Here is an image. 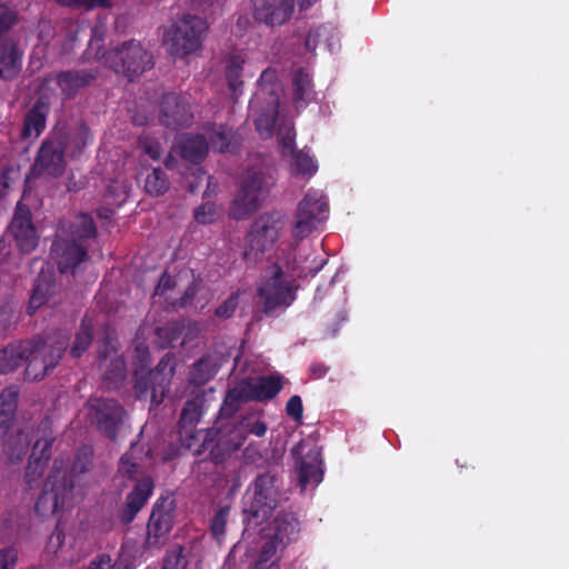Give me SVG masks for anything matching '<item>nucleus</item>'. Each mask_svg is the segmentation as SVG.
<instances>
[{"label":"nucleus","instance_id":"obj_1","mask_svg":"<svg viewBox=\"0 0 569 569\" xmlns=\"http://www.w3.org/2000/svg\"><path fill=\"white\" fill-rule=\"evenodd\" d=\"M69 341L68 332L57 330L50 335H37L11 342L0 349V375L12 372L26 362L24 379L42 380L59 365Z\"/></svg>","mask_w":569,"mask_h":569},{"label":"nucleus","instance_id":"obj_2","mask_svg":"<svg viewBox=\"0 0 569 569\" xmlns=\"http://www.w3.org/2000/svg\"><path fill=\"white\" fill-rule=\"evenodd\" d=\"M97 237V228L92 217L81 213L69 227L67 237L57 236L50 248V257L57 263L60 273L69 271L74 274L76 268L88 259L86 241Z\"/></svg>","mask_w":569,"mask_h":569},{"label":"nucleus","instance_id":"obj_3","mask_svg":"<svg viewBox=\"0 0 569 569\" xmlns=\"http://www.w3.org/2000/svg\"><path fill=\"white\" fill-rule=\"evenodd\" d=\"M273 177L262 169L249 168L242 174L238 193L230 206V217L243 220L257 212L269 197Z\"/></svg>","mask_w":569,"mask_h":569},{"label":"nucleus","instance_id":"obj_4","mask_svg":"<svg viewBox=\"0 0 569 569\" xmlns=\"http://www.w3.org/2000/svg\"><path fill=\"white\" fill-rule=\"evenodd\" d=\"M283 388V378L279 375L246 378L227 391L220 408L222 417H232L240 405L248 401L264 402L273 399Z\"/></svg>","mask_w":569,"mask_h":569},{"label":"nucleus","instance_id":"obj_5","mask_svg":"<svg viewBox=\"0 0 569 569\" xmlns=\"http://www.w3.org/2000/svg\"><path fill=\"white\" fill-rule=\"evenodd\" d=\"M102 63L129 81L143 74L154 66L152 53L136 39H130L108 49L100 57Z\"/></svg>","mask_w":569,"mask_h":569},{"label":"nucleus","instance_id":"obj_6","mask_svg":"<svg viewBox=\"0 0 569 569\" xmlns=\"http://www.w3.org/2000/svg\"><path fill=\"white\" fill-rule=\"evenodd\" d=\"M277 482V476L266 471L258 475L249 486L243 508L246 528H254L271 516L278 505Z\"/></svg>","mask_w":569,"mask_h":569},{"label":"nucleus","instance_id":"obj_7","mask_svg":"<svg viewBox=\"0 0 569 569\" xmlns=\"http://www.w3.org/2000/svg\"><path fill=\"white\" fill-rule=\"evenodd\" d=\"M299 288L296 279L287 277L279 264H273L257 289L262 312L270 316L289 308L297 299Z\"/></svg>","mask_w":569,"mask_h":569},{"label":"nucleus","instance_id":"obj_8","mask_svg":"<svg viewBox=\"0 0 569 569\" xmlns=\"http://www.w3.org/2000/svg\"><path fill=\"white\" fill-rule=\"evenodd\" d=\"M207 30L206 19L196 14H183L164 34L169 53L174 58H186L196 53L202 46Z\"/></svg>","mask_w":569,"mask_h":569},{"label":"nucleus","instance_id":"obj_9","mask_svg":"<svg viewBox=\"0 0 569 569\" xmlns=\"http://www.w3.org/2000/svg\"><path fill=\"white\" fill-rule=\"evenodd\" d=\"M176 357L173 353H166L154 369L144 371L137 370L134 372V395L139 400L150 398L153 406L163 402L170 390L172 377L176 372Z\"/></svg>","mask_w":569,"mask_h":569},{"label":"nucleus","instance_id":"obj_10","mask_svg":"<svg viewBox=\"0 0 569 569\" xmlns=\"http://www.w3.org/2000/svg\"><path fill=\"white\" fill-rule=\"evenodd\" d=\"M73 482L67 470L58 466V460L44 482V488L34 503L36 512L42 517H49L63 509L72 498Z\"/></svg>","mask_w":569,"mask_h":569},{"label":"nucleus","instance_id":"obj_11","mask_svg":"<svg viewBox=\"0 0 569 569\" xmlns=\"http://www.w3.org/2000/svg\"><path fill=\"white\" fill-rule=\"evenodd\" d=\"M90 421L110 441H117L128 420V412L116 399L96 397L87 402Z\"/></svg>","mask_w":569,"mask_h":569},{"label":"nucleus","instance_id":"obj_12","mask_svg":"<svg viewBox=\"0 0 569 569\" xmlns=\"http://www.w3.org/2000/svg\"><path fill=\"white\" fill-rule=\"evenodd\" d=\"M329 206L322 196L308 192L298 203L292 226V236L305 239L327 219Z\"/></svg>","mask_w":569,"mask_h":569},{"label":"nucleus","instance_id":"obj_13","mask_svg":"<svg viewBox=\"0 0 569 569\" xmlns=\"http://www.w3.org/2000/svg\"><path fill=\"white\" fill-rule=\"evenodd\" d=\"M242 440L240 437L228 438L221 429H207L193 449V455L200 460L222 463L241 447Z\"/></svg>","mask_w":569,"mask_h":569},{"label":"nucleus","instance_id":"obj_14","mask_svg":"<svg viewBox=\"0 0 569 569\" xmlns=\"http://www.w3.org/2000/svg\"><path fill=\"white\" fill-rule=\"evenodd\" d=\"M297 460L298 478L305 489L310 483L322 481L321 449L312 439H302L291 450Z\"/></svg>","mask_w":569,"mask_h":569},{"label":"nucleus","instance_id":"obj_15","mask_svg":"<svg viewBox=\"0 0 569 569\" xmlns=\"http://www.w3.org/2000/svg\"><path fill=\"white\" fill-rule=\"evenodd\" d=\"M193 110L190 98L174 92L164 93L160 101L161 124L166 128L178 130L188 128L193 122Z\"/></svg>","mask_w":569,"mask_h":569},{"label":"nucleus","instance_id":"obj_16","mask_svg":"<svg viewBox=\"0 0 569 569\" xmlns=\"http://www.w3.org/2000/svg\"><path fill=\"white\" fill-rule=\"evenodd\" d=\"M204 395H197L184 402L181 410L178 433L181 446L191 450L197 446L206 430H197L196 427L204 412Z\"/></svg>","mask_w":569,"mask_h":569},{"label":"nucleus","instance_id":"obj_17","mask_svg":"<svg viewBox=\"0 0 569 569\" xmlns=\"http://www.w3.org/2000/svg\"><path fill=\"white\" fill-rule=\"evenodd\" d=\"M66 144L59 139H46L37 151L31 173L34 177L42 174L58 178L66 169L64 160Z\"/></svg>","mask_w":569,"mask_h":569},{"label":"nucleus","instance_id":"obj_18","mask_svg":"<svg viewBox=\"0 0 569 569\" xmlns=\"http://www.w3.org/2000/svg\"><path fill=\"white\" fill-rule=\"evenodd\" d=\"M317 0H302L301 9H308ZM296 0H251L253 17L267 26H282L290 20Z\"/></svg>","mask_w":569,"mask_h":569},{"label":"nucleus","instance_id":"obj_19","mask_svg":"<svg viewBox=\"0 0 569 569\" xmlns=\"http://www.w3.org/2000/svg\"><path fill=\"white\" fill-rule=\"evenodd\" d=\"M98 74L99 72L94 68L68 69L46 76L43 82H54L62 98L72 100L82 90L90 87L97 80Z\"/></svg>","mask_w":569,"mask_h":569},{"label":"nucleus","instance_id":"obj_20","mask_svg":"<svg viewBox=\"0 0 569 569\" xmlns=\"http://www.w3.org/2000/svg\"><path fill=\"white\" fill-rule=\"evenodd\" d=\"M281 218L278 213H263L251 224L248 242L252 250L264 252L279 238Z\"/></svg>","mask_w":569,"mask_h":569},{"label":"nucleus","instance_id":"obj_21","mask_svg":"<svg viewBox=\"0 0 569 569\" xmlns=\"http://www.w3.org/2000/svg\"><path fill=\"white\" fill-rule=\"evenodd\" d=\"M172 526V510L166 507V499L160 498L154 502L147 523L146 545L151 548L164 543Z\"/></svg>","mask_w":569,"mask_h":569},{"label":"nucleus","instance_id":"obj_22","mask_svg":"<svg viewBox=\"0 0 569 569\" xmlns=\"http://www.w3.org/2000/svg\"><path fill=\"white\" fill-rule=\"evenodd\" d=\"M10 230L21 252L29 253L38 246L39 236L32 223L31 212L28 207L17 206V211L10 223Z\"/></svg>","mask_w":569,"mask_h":569},{"label":"nucleus","instance_id":"obj_23","mask_svg":"<svg viewBox=\"0 0 569 569\" xmlns=\"http://www.w3.org/2000/svg\"><path fill=\"white\" fill-rule=\"evenodd\" d=\"M54 438L51 433L46 435L36 441L24 473V480L29 489H33L39 486L40 479L51 457V447Z\"/></svg>","mask_w":569,"mask_h":569},{"label":"nucleus","instance_id":"obj_24","mask_svg":"<svg viewBox=\"0 0 569 569\" xmlns=\"http://www.w3.org/2000/svg\"><path fill=\"white\" fill-rule=\"evenodd\" d=\"M154 485L151 477L141 478L127 495L124 506L118 511V519L122 525L133 521L138 512L152 495Z\"/></svg>","mask_w":569,"mask_h":569},{"label":"nucleus","instance_id":"obj_25","mask_svg":"<svg viewBox=\"0 0 569 569\" xmlns=\"http://www.w3.org/2000/svg\"><path fill=\"white\" fill-rule=\"evenodd\" d=\"M99 366L103 370L102 379L108 389H116L126 377V362L109 342L99 351Z\"/></svg>","mask_w":569,"mask_h":569},{"label":"nucleus","instance_id":"obj_26","mask_svg":"<svg viewBox=\"0 0 569 569\" xmlns=\"http://www.w3.org/2000/svg\"><path fill=\"white\" fill-rule=\"evenodd\" d=\"M24 51L12 38L0 40V79L10 81L16 79L23 64Z\"/></svg>","mask_w":569,"mask_h":569},{"label":"nucleus","instance_id":"obj_27","mask_svg":"<svg viewBox=\"0 0 569 569\" xmlns=\"http://www.w3.org/2000/svg\"><path fill=\"white\" fill-rule=\"evenodd\" d=\"M49 113V98L46 96L38 97L23 117L21 137L23 139L39 138L46 129Z\"/></svg>","mask_w":569,"mask_h":569},{"label":"nucleus","instance_id":"obj_28","mask_svg":"<svg viewBox=\"0 0 569 569\" xmlns=\"http://www.w3.org/2000/svg\"><path fill=\"white\" fill-rule=\"evenodd\" d=\"M271 528L273 531L271 540H274L281 548H286L300 537V521L291 511L279 512L273 519Z\"/></svg>","mask_w":569,"mask_h":569},{"label":"nucleus","instance_id":"obj_29","mask_svg":"<svg viewBox=\"0 0 569 569\" xmlns=\"http://www.w3.org/2000/svg\"><path fill=\"white\" fill-rule=\"evenodd\" d=\"M316 99V91L311 76L302 68L292 77V101L297 110L305 109Z\"/></svg>","mask_w":569,"mask_h":569},{"label":"nucleus","instance_id":"obj_30","mask_svg":"<svg viewBox=\"0 0 569 569\" xmlns=\"http://www.w3.org/2000/svg\"><path fill=\"white\" fill-rule=\"evenodd\" d=\"M220 368L221 361L218 355H203L192 365L189 381L191 385L202 387L216 376Z\"/></svg>","mask_w":569,"mask_h":569},{"label":"nucleus","instance_id":"obj_31","mask_svg":"<svg viewBox=\"0 0 569 569\" xmlns=\"http://www.w3.org/2000/svg\"><path fill=\"white\" fill-rule=\"evenodd\" d=\"M56 288L54 274L52 272L46 273L43 270L36 279L32 293L29 298L27 312L32 316L42 305H44L49 297L53 293Z\"/></svg>","mask_w":569,"mask_h":569},{"label":"nucleus","instance_id":"obj_32","mask_svg":"<svg viewBox=\"0 0 569 569\" xmlns=\"http://www.w3.org/2000/svg\"><path fill=\"white\" fill-rule=\"evenodd\" d=\"M180 156L194 164L204 160L208 154V140L202 134L188 136L179 143Z\"/></svg>","mask_w":569,"mask_h":569},{"label":"nucleus","instance_id":"obj_33","mask_svg":"<svg viewBox=\"0 0 569 569\" xmlns=\"http://www.w3.org/2000/svg\"><path fill=\"white\" fill-rule=\"evenodd\" d=\"M208 144L219 152H229L233 149L234 132L223 124H211L207 129Z\"/></svg>","mask_w":569,"mask_h":569},{"label":"nucleus","instance_id":"obj_34","mask_svg":"<svg viewBox=\"0 0 569 569\" xmlns=\"http://www.w3.org/2000/svg\"><path fill=\"white\" fill-rule=\"evenodd\" d=\"M279 99L277 96H272L268 109L261 111L254 119L256 130L262 138H270L273 133L276 121L278 118Z\"/></svg>","mask_w":569,"mask_h":569},{"label":"nucleus","instance_id":"obj_35","mask_svg":"<svg viewBox=\"0 0 569 569\" xmlns=\"http://www.w3.org/2000/svg\"><path fill=\"white\" fill-rule=\"evenodd\" d=\"M243 63L244 60L239 54H231L227 60L226 78L234 100L242 93L243 81L241 80V73Z\"/></svg>","mask_w":569,"mask_h":569},{"label":"nucleus","instance_id":"obj_36","mask_svg":"<svg viewBox=\"0 0 569 569\" xmlns=\"http://www.w3.org/2000/svg\"><path fill=\"white\" fill-rule=\"evenodd\" d=\"M93 340V322L92 319L84 317L81 320L80 328L76 333L74 341L70 348V355L79 358L87 351Z\"/></svg>","mask_w":569,"mask_h":569},{"label":"nucleus","instance_id":"obj_37","mask_svg":"<svg viewBox=\"0 0 569 569\" xmlns=\"http://www.w3.org/2000/svg\"><path fill=\"white\" fill-rule=\"evenodd\" d=\"M29 445V433L19 430L16 435L10 436L6 440L3 450L11 462H19L27 453Z\"/></svg>","mask_w":569,"mask_h":569},{"label":"nucleus","instance_id":"obj_38","mask_svg":"<svg viewBox=\"0 0 569 569\" xmlns=\"http://www.w3.org/2000/svg\"><path fill=\"white\" fill-rule=\"evenodd\" d=\"M169 179L164 170L160 167L153 168L151 172L146 176L144 190L152 197L164 194L169 190Z\"/></svg>","mask_w":569,"mask_h":569},{"label":"nucleus","instance_id":"obj_39","mask_svg":"<svg viewBox=\"0 0 569 569\" xmlns=\"http://www.w3.org/2000/svg\"><path fill=\"white\" fill-rule=\"evenodd\" d=\"M291 158V169L297 176L311 177L317 172L318 164L308 150H298Z\"/></svg>","mask_w":569,"mask_h":569},{"label":"nucleus","instance_id":"obj_40","mask_svg":"<svg viewBox=\"0 0 569 569\" xmlns=\"http://www.w3.org/2000/svg\"><path fill=\"white\" fill-rule=\"evenodd\" d=\"M156 336L158 338L159 347L164 349L174 345L180 340L182 335V326L179 322H168L162 327H157Z\"/></svg>","mask_w":569,"mask_h":569},{"label":"nucleus","instance_id":"obj_41","mask_svg":"<svg viewBox=\"0 0 569 569\" xmlns=\"http://www.w3.org/2000/svg\"><path fill=\"white\" fill-rule=\"evenodd\" d=\"M280 546L276 543L274 540L269 539L261 547L259 555L253 562V569H270L276 562L277 559V549Z\"/></svg>","mask_w":569,"mask_h":569},{"label":"nucleus","instance_id":"obj_42","mask_svg":"<svg viewBox=\"0 0 569 569\" xmlns=\"http://www.w3.org/2000/svg\"><path fill=\"white\" fill-rule=\"evenodd\" d=\"M279 147L282 157L292 156L296 150V132L291 122L279 127Z\"/></svg>","mask_w":569,"mask_h":569},{"label":"nucleus","instance_id":"obj_43","mask_svg":"<svg viewBox=\"0 0 569 569\" xmlns=\"http://www.w3.org/2000/svg\"><path fill=\"white\" fill-rule=\"evenodd\" d=\"M229 512V506L220 507L210 519V532L218 542L224 538Z\"/></svg>","mask_w":569,"mask_h":569},{"label":"nucleus","instance_id":"obj_44","mask_svg":"<svg viewBox=\"0 0 569 569\" xmlns=\"http://www.w3.org/2000/svg\"><path fill=\"white\" fill-rule=\"evenodd\" d=\"M56 2L66 8L86 11L97 8L110 9L113 4V0H56Z\"/></svg>","mask_w":569,"mask_h":569},{"label":"nucleus","instance_id":"obj_45","mask_svg":"<svg viewBox=\"0 0 569 569\" xmlns=\"http://www.w3.org/2000/svg\"><path fill=\"white\" fill-rule=\"evenodd\" d=\"M19 388L17 386H9L0 393V412L16 416L18 407Z\"/></svg>","mask_w":569,"mask_h":569},{"label":"nucleus","instance_id":"obj_46","mask_svg":"<svg viewBox=\"0 0 569 569\" xmlns=\"http://www.w3.org/2000/svg\"><path fill=\"white\" fill-rule=\"evenodd\" d=\"M92 140L93 136L89 127L84 122L79 123L76 132L70 138V143L73 148L72 153L76 154L82 152V150L91 143Z\"/></svg>","mask_w":569,"mask_h":569},{"label":"nucleus","instance_id":"obj_47","mask_svg":"<svg viewBox=\"0 0 569 569\" xmlns=\"http://www.w3.org/2000/svg\"><path fill=\"white\" fill-rule=\"evenodd\" d=\"M347 320V312L342 303H339L332 310L328 311L325 316V326L327 331L335 336L340 328V325Z\"/></svg>","mask_w":569,"mask_h":569},{"label":"nucleus","instance_id":"obj_48","mask_svg":"<svg viewBox=\"0 0 569 569\" xmlns=\"http://www.w3.org/2000/svg\"><path fill=\"white\" fill-rule=\"evenodd\" d=\"M182 551L183 548L181 546H174L168 550L163 559L162 569H186L187 561Z\"/></svg>","mask_w":569,"mask_h":569},{"label":"nucleus","instance_id":"obj_49","mask_svg":"<svg viewBox=\"0 0 569 569\" xmlns=\"http://www.w3.org/2000/svg\"><path fill=\"white\" fill-rule=\"evenodd\" d=\"M141 151L148 154L152 160H159L162 153V147L159 140L149 136H141L138 140Z\"/></svg>","mask_w":569,"mask_h":569},{"label":"nucleus","instance_id":"obj_50","mask_svg":"<svg viewBox=\"0 0 569 569\" xmlns=\"http://www.w3.org/2000/svg\"><path fill=\"white\" fill-rule=\"evenodd\" d=\"M18 20L17 11L7 4L0 3V37L8 32Z\"/></svg>","mask_w":569,"mask_h":569},{"label":"nucleus","instance_id":"obj_51","mask_svg":"<svg viewBox=\"0 0 569 569\" xmlns=\"http://www.w3.org/2000/svg\"><path fill=\"white\" fill-rule=\"evenodd\" d=\"M238 292L231 293L214 311V315L221 319H229L236 311L238 306Z\"/></svg>","mask_w":569,"mask_h":569},{"label":"nucleus","instance_id":"obj_52","mask_svg":"<svg viewBox=\"0 0 569 569\" xmlns=\"http://www.w3.org/2000/svg\"><path fill=\"white\" fill-rule=\"evenodd\" d=\"M200 279H193L191 283L186 288L183 295L173 303L178 308H187L191 306L194 298L199 292Z\"/></svg>","mask_w":569,"mask_h":569},{"label":"nucleus","instance_id":"obj_53","mask_svg":"<svg viewBox=\"0 0 569 569\" xmlns=\"http://www.w3.org/2000/svg\"><path fill=\"white\" fill-rule=\"evenodd\" d=\"M286 413L296 422H301L303 417V405L301 397L293 395L289 398L286 405Z\"/></svg>","mask_w":569,"mask_h":569},{"label":"nucleus","instance_id":"obj_54","mask_svg":"<svg viewBox=\"0 0 569 569\" xmlns=\"http://www.w3.org/2000/svg\"><path fill=\"white\" fill-rule=\"evenodd\" d=\"M216 217V207L213 203H203L194 210V219L201 224L213 222Z\"/></svg>","mask_w":569,"mask_h":569},{"label":"nucleus","instance_id":"obj_55","mask_svg":"<svg viewBox=\"0 0 569 569\" xmlns=\"http://www.w3.org/2000/svg\"><path fill=\"white\" fill-rule=\"evenodd\" d=\"M64 540H66L64 531L62 528H60L59 525H57L47 542L46 548H47L48 552L56 555L63 546Z\"/></svg>","mask_w":569,"mask_h":569},{"label":"nucleus","instance_id":"obj_56","mask_svg":"<svg viewBox=\"0 0 569 569\" xmlns=\"http://www.w3.org/2000/svg\"><path fill=\"white\" fill-rule=\"evenodd\" d=\"M140 466L132 460L128 455H123L119 462V473L128 477L129 479L134 478L138 475Z\"/></svg>","mask_w":569,"mask_h":569},{"label":"nucleus","instance_id":"obj_57","mask_svg":"<svg viewBox=\"0 0 569 569\" xmlns=\"http://www.w3.org/2000/svg\"><path fill=\"white\" fill-rule=\"evenodd\" d=\"M18 560V551L13 547L0 550V569H13Z\"/></svg>","mask_w":569,"mask_h":569},{"label":"nucleus","instance_id":"obj_58","mask_svg":"<svg viewBox=\"0 0 569 569\" xmlns=\"http://www.w3.org/2000/svg\"><path fill=\"white\" fill-rule=\"evenodd\" d=\"M327 28L325 26L318 27L316 29H311L305 40V47L308 51L313 52L318 44L320 43L321 37L327 32Z\"/></svg>","mask_w":569,"mask_h":569},{"label":"nucleus","instance_id":"obj_59","mask_svg":"<svg viewBox=\"0 0 569 569\" xmlns=\"http://www.w3.org/2000/svg\"><path fill=\"white\" fill-rule=\"evenodd\" d=\"M174 286L176 282L172 277L167 271H164L158 280L154 289V296H164L169 290L173 289Z\"/></svg>","mask_w":569,"mask_h":569},{"label":"nucleus","instance_id":"obj_60","mask_svg":"<svg viewBox=\"0 0 569 569\" xmlns=\"http://www.w3.org/2000/svg\"><path fill=\"white\" fill-rule=\"evenodd\" d=\"M243 426L248 430L249 433L254 435L257 437H263L267 432V425L264 421L256 420V421H249L246 420L243 422Z\"/></svg>","mask_w":569,"mask_h":569},{"label":"nucleus","instance_id":"obj_61","mask_svg":"<svg viewBox=\"0 0 569 569\" xmlns=\"http://www.w3.org/2000/svg\"><path fill=\"white\" fill-rule=\"evenodd\" d=\"M184 6L190 9L206 13L214 3L216 0H181Z\"/></svg>","mask_w":569,"mask_h":569},{"label":"nucleus","instance_id":"obj_62","mask_svg":"<svg viewBox=\"0 0 569 569\" xmlns=\"http://www.w3.org/2000/svg\"><path fill=\"white\" fill-rule=\"evenodd\" d=\"M328 371L329 367L322 362H315L310 366V377L312 379H321L328 373Z\"/></svg>","mask_w":569,"mask_h":569},{"label":"nucleus","instance_id":"obj_63","mask_svg":"<svg viewBox=\"0 0 569 569\" xmlns=\"http://www.w3.org/2000/svg\"><path fill=\"white\" fill-rule=\"evenodd\" d=\"M88 569H111V559L106 555L99 556L90 562Z\"/></svg>","mask_w":569,"mask_h":569},{"label":"nucleus","instance_id":"obj_64","mask_svg":"<svg viewBox=\"0 0 569 569\" xmlns=\"http://www.w3.org/2000/svg\"><path fill=\"white\" fill-rule=\"evenodd\" d=\"M14 418L16 416H10L0 412V437H3L8 433Z\"/></svg>","mask_w":569,"mask_h":569}]
</instances>
